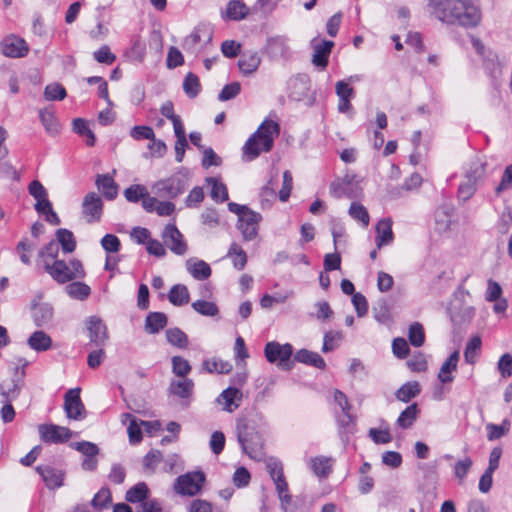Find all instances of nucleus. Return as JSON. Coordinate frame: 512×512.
Masks as SVG:
<instances>
[{
    "label": "nucleus",
    "instance_id": "bb28decb",
    "mask_svg": "<svg viewBox=\"0 0 512 512\" xmlns=\"http://www.w3.org/2000/svg\"><path fill=\"white\" fill-rule=\"evenodd\" d=\"M459 358V351H454L442 364L438 373V379L441 383L445 384L453 381L452 372L457 369Z\"/></svg>",
    "mask_w": 512,
    "mask_h": 512
},
{
    "label": "nucleus",
    "instance_id": "052dcab7",
    "mask_svg": "<svg viewBox=\"0 0 512 512\" xmlns=\"http://www.w3.org/2000/svg\"><path fill=\"white\" fill-rule=\"evenodd\" d=\"M148 195L147 189L139 184L131 185L124 191V196L129 202L136 203Z\"/></svg>",
    "mask_w": 512,
    "mask_h": 512
},
{
    "label": "nucleus",
    "instance_id": "412c9836",
    "mask_svg": "<svg viewBox=\"0 0 512 512\" xmlns=\"http://www.w3.org/2000/svg\"><path fill=\"white\" fill-rule=\"evenodd\" d=\"M266 52L273 59L286 58L289 53L288 39L284 36H274L267 40Z\"/></svg>",
    "mask_w": 512,
    "mask_h": 512
},
{
    "label": "nucleus",
    "instance_id": "4be33fe9",
    "mask_svg": "<svg viewBox=\"0 0 512 512\" xmlns=\"http://www.w3.org/2000/svg\"><path fill=\"white\" fill-rule=\"evenodd\" d=\"M261 58L257 51H245L241 53L238 67L242 74L251 75L257 71Z\"/></svg>",
    "mask_w": 512,
    "mask_h": 512
},
{
    "label": "nucleus",
    "instance_id": "f257e3e1",
    "mask_svg": "<svg viewBox=\"0 0 512 512\" xmlns=\"http://www.w3.org/2000/svg\"><path fill=\"white\" fill-rule=\"evenodd\" d=\"M435 16L442 22L466 28L475 27L481 20L478 7L463 0H429Z\"/></svg>",
    "mask_w": 512,
    "mask_h": 512
},
{
    "label": "nucleus",
    "instance_id": "49530a36",
    "mask_svg": "<svg viewBox=\"0 0 512 512\" xmlns=\"http://www.w3.org/2000/svg\"><path fill=\"white\" fill-rule=\"evenodd\" d=\"M420 393V384L417 381L407 382L396 392L398 400L408 402Z\"/></svg>",
    "mask_w": 512,
    "mask_h": 512
},
{
    "label": "nucleus",
    "instance_id": "e2e57ef3",
    "mask_svg": "<svg viewBox=\"0 0 512 512\" xmlns=\"http://www.w3.org/2000/svg\"><path fill=\"white\" fill-rule=\"evenodd\" d=\"M473 465V461L470 457H465L459 461H457L454 465V475L457 479L462 482L464 478L467 476L469 470Z\"/></svg>",
    "mask_w": 512,
    "mask_h": 512
},
{
    "label": "nucleus",
    "instance_id": "a211bd4d",
    "mask_svg": "<svg viewBox=\"0 0 512 512\" xmlns=\"http://www.w3.org/2000/svg\"><path fill=\"white\" fill-rule=\"evenodd\" d=\"M289 97L294 101L303 100L310 90V80L307 75H297L289 80Z\"/></svg>",
    "mask_w": 512,
    "mask_h": 512
},
{
    "label": "nucleus",
    "instance_id": "bf43d9fd",
    "mask_svg": "<svg viewBox=\"0 0 512 512\" xmlns=\"http://www.w3.org/2000/svg\"><path fill=\"white\" fill-rule=\"evenodd\" d=\"M201 41V29L195 28L191 34L186 36L182 42V48L189 53H196L197 46Z\"/></svg>",
    "mask_w": 512,
    "mask_h": 512
},
{
    "label": "nucleus",
    "instance_id": "423d86ee",
    "mask_svg": "<svg viewBox=\"0 0 512 512\" xmlns=\"http://www.w3.org/2000/svg\"><path fill=\"white\" fill-rule=\"evenodd\" d=\"M266 468L276 486L282 509L284 512H288V506L291 503L292 497L289 494L288 484L284 477L282 463L278 459L270 457L266 461Z\"/></svg>",
    "mask_w": 512,
    "mask_h": 512
},
{
    "label": "nucleus",
    "instance_id": "a878e982",
    "mask_svg": "<svg viewBox=\"0 0 512 512\" xmlns=\"http://www.w3.org/2000/svg\"><path fill=\"white\" fill-rule=\"evenodd\" d=\"M330 194L337 199L347 197V198H354L356 197V194L353 190V184L350 179L347 177L343 179H338L333 181L330 184Z\"/></svg>",
    "mask_w": 512,
    "mask_h": 512
},
{
    "label": "nucleus",
    "instance_id": "7c9ffc66",
    "mask_svg": "<svg viewBox=\"0 0 512 512\" xmlns=\"http://www.w3.org/2000/svg\"><path fill=\"white\" fill-rule=\"evenodd\" d=\"M96 185L108 200H113L118 194V186L113 178L108 174L98 175L96 178Z\"/></svg>",
    "mask_w": 512,
    "mask_h": 512
},
{
    "label": "nucleus",
    "instance_id": "72a5a7b5",
    "mask_svg": "<svg viewBox=\"0 0 512 512\" xmlns=\"http://www.w3.org/2000/svg\"><path fill=\"white\" fill-rule=\"evenodd\" d=\"M249 8L242 0H231L227 4L226 17L230 20L239 21L247 17Z\"/></svg>",
    "mask_w": 512,
    "mask_h": 512
},
{
    "label": "nucleus",
    "instance_id": "4468645a",
    "mask_svg": "<svg viewBox=\"0 0 512 512\" xmlns=\"http://www.w3.org/2000/svg\"><path fill=\"white\" fill-rule=\"evenodd\" d=\"M90 343L95 347H102L108 340V329L105 323L97 316H91L87 320Z\"/></svg>",
    "mask_w": 512,
    "mask_h": 512
},
{
    "label": "nucleus",
    "instance_id": "13d9d810",
    "mask_svg": "<svg viewBox=\"0 0 512 512\" xmlns=\"http://www.w3.org/2000/svg\"><path fill=\"white\" fill-rule=\"evenodd\" d=\"M66 95L65 88L59 83L49 84L44 90V97L49 101L63 100Z\"/></svg>",
    "mask_w": 512,
    "mask_h": 512
},
{
    "label": "nucleus",
    "instance_id": "e433bc0d",
    "mask_svg": "<svg viewBox=\"0 0 512 512\" xmlns=\"http://www.w3.org/2000/svg\"><path fill=\"white\" fill-rule=\"evenodd\" d=\"M56 239L60 244L64 253H72L76 248V241L73 233L65 228L56 231Z\"/></svg>",
    "mask_w": 512,
    "mask_h": 512
},
{
    "label": "nucleus",
    "instance_id": "9d476101",
    "mask_svg": "<svg viewBox=\"0 0 512 512\" xmlns=\"http://www.w3.org/2000/svg\"><path fill=\"white\" fill-rule=\"evenodd\" d=\"M162 239L165 245L177 255H184L188 250L187 243L185 242L182 233L173 224L165 226L162 233Z\"/></svg>",
    "mask_w": 512,
    "mask_h": 512
},
{
    "label": "nucleus",
    "instance_id": "9b49d317",
    "mask_svg": "<svg viewBox=\"0 0 512 512\" xmlns=\"http://www.w3.org/2000/svg\"><path fill=\"white\" fill-rule=\"evenodd\" d=\"M40 438L45 443H64L72 437V432L63 426L41 424L38 426Z\"/></svg>",
    "mask_w": 512,
    "mask_h": 512
},
{
    "label": "nucleus",
    "instance_id": "0eeeda50",
    "mask_svg": "<svg viewBox=\"0 0 512 512\" xmlns=\"http://www.w3.org/2000/svg\"><path fill=\"white\" fill-rule=\"evenodd\" d=\"M204 482L205 475L203 472H189L176 479L174 490L182 496H195L200 492Z\"/></svg>",
    "mask_w": 512,
    "mask_h": 512
},
{
    "label": "nucleus",
    "instance_id": "20e7f679",
    "mask_svg": "<svg viewBox=\"0 0 512 512\" xmlns=\"http://www.w3.org/2000/svg\"><path fill=\"white\" fill-rule=\"evenodd\" d=\"M44 270L59 284H65L85 277L83 264L78 259L45 261Z\"/></svg>",
    "mask_w": 512,
    "mask_h": 512
},
{
    "label": "nucleus",
    "instance_id": "58836bf2",
    "mask_svg": "<svg viewBox=\"0 0 512 512\" xmlns=\"http://www.w3.org/2000/svg\"><path fill=\"white\" fill-rule=\"evenodd\" d=\"M169 301L175 306H182L189 302V292L185 285H174L168 294Z\"/></svg>",
    "mask_w": 512,
    "mask_h": 512
},
{
    "label": "nucleus",
    "instance_id": "b1692460",
    "mask_svg": "<svg viewBox=\"0 0 512 512\" xmlns=\"http://www.w3.org/2000/svg\"><path fill=\"white\" fill-rule=\"evenodd\" d=\"M32 318L36 326L42 327L48 324L53 317V308L48 303H33Z\"/></svg>",
    "mask_w": 512,
    "mask_h": 512
},
{
    "label": "nucleus",
    "instance_id": "338daca9",
    "mask_svg": "<svg viewBox=\"0 0 512 512\" xmlns=\"http://www.w3.org/2000/svg\"><path fill=\"white\" fill-rule=\"evenodd\" d=\"M101 246L106 252L116 253L120 250L121 243L119 238L114 234H106L101 239Z\"/></svg>",
    "mask_w": 512,
    "mask_h": 512
},
{
    "label": "nucleus",
    "instance_id": "c756f323",
    "mask_svg": "<svg viewBox=\"0 0 512 512\" xmlns=\"http://www.w3.org/2000/svg\"><path fill=\"white\" fill-rule=\"evenodd\" d=\"M194 382L187 377L178 380H172L169 386L171 394L180 398H189L193 392Z\"/></svg>",
    "mask_w": 512,
    "mask_h": 512
},
{
    "label": "nucleus",
    "instance_id": "680f3d73",
    "mask_svg": "<svg viewBox=\"0 0 512 512\" xmlns=\"http://www.w3.org/2000/svg\"><path fill=\"white\" fill-rule=\"evenodd\" d=\"M473 309L471 307H466L462 312H456L454 310H450V318L455 326H462L463 324L469 323L473 317Z\"/></svg>",
    "mask_w": 512,
    "mask_h": 512
},
{
    "label": "nucleus",
    "instance_id": "ddd939ff",
    "mask_svg": "<svg viewBox=\"0 0 512 512\" xmlns=\"http://www.w3.org/2000/svg\"><path fill=\"white\" fill-rule=\"evenodd\" d=\"M261 220L262 215L253 210L246 212L243 216L241 215L238 220V229L245 241H251L257 237Z\"/></svg>",
    "mask_w": 512,
    "mask_h": 512
},
{
    "label": "nucleus",
    "instance_id": "f704fd0d",
    "mask_svg": "<svg viewBox=\"0 0 512 512\" xmlns=\"http://www.w3.org/2000/svg\"><path fill=\"white\" fill-rule=\"evenodd\" d=\"M186 267L189 273L197 280H205L211 275L210 266L203 260L193 261L190 259L186 262Z\"/></svg>",
    "mask_w": 512,
    "mask_h": 512
},
{
    "label": "nucleus",
    "instance_id": "6e6552de",
    "mask_svg": "<svg viewBox=\"0 0 512 512\" xmlns=\"http://www.w3.org/2000/svg\"><path fill=\"white\" fill-rule=\"evenodd\" d=\"M264 354L268 362H278V366L283 369H290L288 361L293 355V347L286 343L281 345L278 342H268L264 348Z\"/></svg>",
    "mask_w": 512,
    "mask_h": 512
},
{
    "label": "nucleus",
    "instance_id": "8fccbe9b",
    "mask_svg": "<svg viewBox=\"0 0 512 512\" xmlns=\"http://www.w3.org/2000/svg\"><path fill=\"white\" fill-rule=\"evenodd\" d=\"M183 90L188 97L195 98L201 90L198 76L189 72L184 78Z\"/></svg>",
    "mask_w": 512,
    "mask_h": 512
},
{
    "label": "nucleus",
    "instance_id": "4c0bfd02",
    "mask_svg": "<svg viewBox=\"0 0 512 512\" xmlns=\"http://www.w3.org/2000/svg\"><path fill=\"white\" fill-rule=\"evenodd\" d=\"M310 468L315 475L327 477L332 471L331 458L318 456L310 460Z\"/></svg>",
    "mask_w": 512,
    "mask_h": 512
},
{
    "label": "nucleus",
    "instance_id": "cd10ccee",
    "mask_svg": "<svg viewBox=\"0 0 512 512\" xmlns=\"http://www.w3.org/2000/svg\"><path fill=\"white\" fill-rule=\"evenodd\" d=\"M27 344L36 352H44L48 351L52 347V339L44 331L38 330L29 336Z\"/></svg>",
    "mask_w": 512,
    "mask_h": 512
},
{
    "label": "nucleus",
    "instance_id": "a18cd8bd",
    "mask_svg": "<svg viewBox=\"0 0 512 512\" xmlns=\"http://www.w3.org/2000/svg\"><path fill=\"white\" fill-rule=\"evenodd\" d=\"M39 117L47 133L56 135L59 132V123L52 111L42 109L39 111Z\"/></svg>",
    "mask_w": 512,
    "mask_h": 512
},
{
    "label": "nucleus",
    "instance_id": "603ef678",
    "mask_svg": "<svg viewBox=\"0 0 512 512\" xmlns=\"http://www.w3.org/2000/svg\"><path fill=\"white\" fill-rule=\"evenodd\" d=\"M207 181L211 184L210 196L213 200L217 202L228 200L227 187L222 182L217 181L215 178H208Z\"/></svg>",
    "mask_w": 512,
    "mask_h": 512
},
{
    "label": "nucleus",
    "instance_id": "473e14b6",
    "mask_svg": "<svg viewBox=\"0 0 512 512\" xmlns=\"http://www.w3.org/2000/svg\"><path fill=\"white\" fill-rule=\"evenodd\" d=\"M167 325V316L162 312H150L145 320V330L149 334H156Z\"/></svg>",
    "mask_w": 512,
    "mask_h": 512
},
{
    "label": "nucleus",
    "instance_id": "774afa93",
    "mask_svg": "<svg viewBox=\"0 0 512 512\" xmlns=\"http://www.w3.org/2000/svg\"><path fill=\"white\" fill-rule=\"evenodd\" d=\"M94 59L99 63L111 65L116 60V56L111 52L107 45H103L100 49L93 53Z\"/></svg>",
    "mask_w": 512,
    "mask_h": 512
},
{
    "label": "nucleus",
    "instance_id": "6e6d98bb",
    "mask_svg": "<svg viewBox=\"0 0 512 512\" xmlns=\"http://www.w3.org/2000/svg\"><path fill=\"white\" fill-rule=\"evenodd\" d=\"M192 308L204 316H216L219 313V309L214 302L205 300H197L193 302Z\"/></svg>",
    "mask_w": 512,
    "mask_h": 512
},
{
    "label": "nucleus",
    "instance_id": "393cba45",
    "mask_svg": "<svg viewBox=\"0 0 512 512\" xmlns=\"http://www.w3.org/2000/svg\"><path fill=\"white\" fill-rule=\"evenodd\" d=\"M376 233L377 248L391 244L394 239L392 221L388 218L380 220L376 225Z\"/></svg>",
    "mask_w": 512,
    "mask_h": 512
},
{
    "label": "nucleus",
    "instance_id": "864d4df0",
    "mask_svg": "<svg viewBox=\"0 0 512 512\" xmlns=\"http://www.w3.org/2000/svg\"><path fill=\"white\" fill-rule=\"evenodd\" d=\"M172 362V372L180 378H185L191 372V365L188 360L181 356H173L171 359Z\"/></svg>",
    "mask_w": 512,
    "mask_h": 512
},
{
    "label": "nucleus",
    "instance_id": "aec40b11",
    "mask_svg": "<svg viewBox=\"0 0 512 512\" xmlns=\"http://www.w3.org/2000/svg\"><path fill=\"white\" fill-rule=\"evenodd\" d=\"M80 388L69 389L64 395V409L67 416H81L84 405L80 398Z\"/></svg>",
    "mask_w": 512,
    "mask_h": 512
},
{
    "label": "nucleus",
    "instance_id": "0e129e2a",
    "mask_svg": "<svg viewBox=\"0 0 512 512\" xmlns=\"http://www.w3.org/2000/svg\"><path fill=\"white\" fill-rule=\"evenodd\" d=\"M142 426L141 422L138 423L136 418H132L127 428L130 444L137 445L142 441Z\"/></svg>",
    "mask_w": 512,
    "mask_h": 512
},
{
    "label": "nucleus",
    "instance_id": "79ce46f5",
    "mask_svg": "<svg viewBox=\"0 0 512 512\" xmlns=\"http://www.w3.org/2000/svg\"><path fill=\"white\" fill-rule=\"evenodd\" d=\"M66 293L74 299L85 300L91 293L90 287L83 282H72L65 287Z\"/></svg>",
    "mask_w": 512,
    "mask_h": 512
},
{
    "label": "nucleus",
    "instance_id": "5fc2aeb1",
    "mask_svg": "<svg viewBox=\"0 0 512 512\" xmlns=\"http://www.w3.org/2000/svg\"><path fill=\"white\" fill-rule=\"evenodd\" d=\"M34 249V244L31 243L27 238L22 239L16 245V253L19 255L20 260L25 265L31 264V252Z\"/></svg>",
    "mask_w": 512,
    "mask_h": 512
},
{
    "label": "nucleus",
    "instance_id": "1a4fd4ad",
    "mask_svg": "<svg viewBox=\"0 0 512 512\" xmlns=\"http://www.w3.org/2000/svg\"><path fill=\"white\" fill-rule=\"evenodd\" d=\"M70 446L78 452L82 453L84 457L81 464L83 470L92 472L97 469V455L99 454V448L95 443L81 441L71 443Z\"/></svg>",
    "mask_w": 512,
    "mask_h": 512
},
{
    "label": "nucleus",
    "instance_id": "3c124183",
    "mask_svg": "<svg viewBox=\"0 0 512 512\" xmlns=\"http://www.w3.org/2000/svg\"><path fill=\"white\" fill-rule=\"evenodd\" d=\"M408 339L414 347H421L425 342V332L422 324L415 322L410 325Z\"/></svg>",
    "mask_w": 512,
    "mask_h": 512
},
{
    "label": "nucleus",
    "instance_id": "69168bd1",
    "mask_svg": "<svg viewBox=\"0 0 512 512\" xmlns=\"http://www.w3.org/2000/svg\"><path fill=\"white\" fill-rule=\"evenodd\" d=\"M498 371L503 378L512 376V355L509 353L503 354L497 364Z\"/></svg>",
    "mask_w": 512,
    "mask_h": 512
},
{
    "label": "nucleus",
    "instance_id": "c03bdc74",
    "mask_svg": "<svg viewBox=\"0 0 512 512\" xmlns=\"http://www.w3.org/2000/svg\"><path fill=\"white\" fill-rule=\"evenodd\" d=\"M165 334H166L167 341L171 345L178 347L180 349L187 348V346L189 344L188 337L185 334V332H183L181 329H179L177 327L170 328V329L166 330Z\"/></svg>",
    "mask_w": 512,
    "mask_h": 512
},
{
    "label": "nucleus",
    "instance_id": "c85d7f7f",
    "mask_svg": "<svg viewBox=\"0 0 512 512\" xmlns=\"http://www.w3.org/2000/svg\"><path fill=\"white\" fill-rule=\"evenodd\" d=\"M294 360L318 369H324L326 366L324 359L318 353L307 349L297 351L294 355Z\"/></svg>",
    "mask_w": 512,
    "mask_h": 512
},
{
    "label": "nucleus",
    "instance_id": "f03ea898",
    "mask_svg": "<svg viewBox=\"0 0 512 512\" xmlns=\"http://www.w3.org/2000/svg\"><path fill=\"white\" fill-rule=\"evenodd\" d=\"M280 133L277 122L266 119L258 129L245 142L242 152L246 161L256 159L262 152H269L273 148L274 140Z\"/></svg>",
    "mask_w": 512,
    "mask_h": 512
},
{
    "label": "nucleus",
    "instance_id": "2eb2a0df",
    "mask_svg": "<svg viewBox=\"0 0 512 512\" xmlns=\"http://www.w3.org/2000/svg\"><path fill=\"white\" fill-rule=\"evenodd\" d=\"M153 189L160 197L176 198L184 191V184L179 177H170L156 182Z\"/></svg>",
    "mask_w": 512,
    "mask_h": 512
},
{
    "label": "nucleus",
    "instance_id": "39448f33",
    "mask_svg": "<svg viewBox=\"0 0 512 512\" xmlns=\"http://www.w3.org/2000/svg\"><path fill=\"white\" fill-rule=\"evenodd\" d=\"M25 365L21 368H15L14 378L10 383L3 382L0 384V392L3 397V406L0 409L1 416H15V410L10 401L16 398L22 387L23 378L25 376Z\"/></svg>",
    "mask_w": 512,
    "mask_h": 512
},
{
    "label": "nucleus",
    "instance_id": "a19ab883",
    "mask_svg": "<svg viewBox=\"0 0 512 512\" xmlns=\"http://www.w3.org/2000/svg\"><path fill=\"white\" fill-rule=\"evenodd\" d=\"M482 341L480 336L475 335L469 339L464 351V358L468 364H474L481 350Z\"/></svg>",
    "mask_w": 512,
    "mask_h": 512
},
{
    "label": "nucleus",
    "instance_id": "c9c22d12",
    "mask_svg": "<svg viewBox=\"0 0 512 512\" xmlns=\"http://www.w3.org/2000/svg\"><path fill=\"white\" fill-rule=\"evenodd\" d=\"M202 370L207 373L217 372L219 374H228L232 370V365L221 359H206L202 363Z\"/></svg>",
    "mask_w": 512,
    "mask_h": 512
},
{
    "label": "nucleus",
    "instance_id": "37998d69",
    "mask_svg": "<svg viewBox=\"0 0 512 512\" xmlns=\"http://www.w3.org/2000/svg\"><path fill=\"white\" fill-rule=\"evenodd\" d=\"M59 253L58 243L55 241H50L46 244L38 253V265H41L44 268L45 261H55L58 260L57 256Z\"/></svg>",
    "mask_w": 512,
    "mask_h": 512
},
{
    "label": "nucleus",
    "instance_id": "5701e85b",
    "mask_svg": "<svg viewBox=\"0 0 512 512\" xmlns=\"http://www.w3.org/2000/svg\"><path fill=\"white\" fill-rule=\"evenodd\" d=\"M242 399V393L239 389L229 387L218 397V403L223 405L224 410L232 413L239 407V401Z\"/></svg>",
    "mask_w": 512,
    "mask_h": 512
},
{
    "label": "nucleus",
    "instance_id": "de8ad7c7",
    "mask_svg": "<svg viewBox=\"0 0 512 512\" xmlns=\"http://www.w3.org/2000/svg\"><path fill=\"white\" fill-rule=\"evenodd\" d=\"M510 427L511 423L507 419H504L500 425L488 423L486 425L488 440L494 441L505 436L509 432Z\"/></svg>",
    "mask_w": 512,
    "mask_h": 512
},
{
    "label": "nucleus",
    "instance_id": "f8f14e48",
    "mask_svg": "<svg viewBox=\"0 0 512 512\" xmlns=\"http://www.w3.org/2000/svg\"><path fill=\"white\" fill-rule=\"evenodd\" d=\"M82 213L87 223L99 222L103 213L102 198L95 192L88 193L83 199Z\"/></svg>",
    "mask_w": 512,
    "mask_h": 512
},
{
    "label": "nucleus",
    "instance_id": "4d7b16f0",
    "mask_svg": "<svg viewBox=\"0 0 512 512\" xmlns=\"http://www.w3.org/2000/svg\"><path fill=\"white\" fill-rule=\"evenodd\" d=\"M348 212L353 219L361 222L364 227H367L369 225L370 218L368 211L360 203L353 202Z\"/></svg>",
    "mask_w": 512,
    "mask_h": 512
},
{
    "label": "nucleus",
    "instance_id": "7ed1b4c3",
    "mask_svg": "<svg viewBox=\"0 0 512 512\" xmlns=\"http://www.w3.org/2000/svg\"><path fill=\"white\" fill-rule=\"evenodd\" d=\"M237 437L243 450L253 459L260 461L263 456V430L255 418H239Z\"/></svg>",
    "mask_w": 512,
    "mask_h": 512
},
{
    "label": "nucleus",
    "instance_id": "dca6fc26",
    "mask_svg": "<svg viewBox=\"0 0 512 512\" xmlns=\"http://www.w3.org/2000/svg\"><path fill=\"white\" fill-rule=\"evenodd\" d=\"M313 47V55H312V63L324 70L328 65V58L334 47V42L330 40H322L320 42H316V39L312 41Z\"/></svg>",
    "mask_w": 512,
    "mask_h": 512
},
{
    "label": "nucleus",
    "instance_id": "6ab92c4d",
    "mask_svg": "<svg viewBox=\"0 0 512 512\" xmlns=\"http://www.w3.org/2000/svg\"><path fill=\"white\" fill-rule=\"evenodd\" d=\"M36 471L48 489H56L63 485L64 473L61 470L46 465L37 466Z\"/></svg>",
    "mask_w": 512,
    "mask_h": 512
},
{
    "label": "nucleus",
    "instance_id": "ea45409f",
    "mask_svg": "<svg viewBox=\"0 0 512 512\" xmlns=\"http://www.w3.org/2000/svg\"><path fill=\"white\" fill-rule=\"evenodd\" d=\"M227 257L232 260L233 266L237 270H243L247 264L246 252L235 242L230 245Z\"/></svg>",
    "mask_w": 512,
    "mask_h": 512
},
{
    "label": "nucleus",
    "instance_id": "f3484780",
    "mask_svg": "<svg viewBox=\"0 0 512 512\" xmlns=\"http://www.w3.org/2000/svg\"><path fill=\"white\" fill-rule=\"evenodd\" d=\"M1 50L7 57L19 58L27 54L28 47L22 38L9 36L1 42Z\"/></svg>",
    "mask_w": 512,
    "mask_h": 512
},
{
    "label": "nucleus",
    "instance_id": "09e8293b",
    "mask_svg": "<svg viewBox=\"0 0 512 512\" xmlns=\"http://www.w3.org/2000/svg\"><path fill=\"white\" fill-rule=\"evenodd\" d=\"M112 501L111 492L107 487H102L92 498L91 506L98 511L107 508Z\"/></svg>",
    "mask_w": 512,
    "mask_h": 512
},
{
    "label": "nucleus",
    "instance_id": "2f4dec72",
    "mask_svg": "<svg viewBox=\"0 0 512 512\" xmlns=\"http://www.w3.org/2000/svg\"><path fill=\"white\" fill-rule=\"evenodd\" d=\"M149 488L145 482H138L130 489L127 490L125 494V500L129 503H143L147 501L149 496Z\"/></svg>",
    "mask_w": 512,
    "mask_h": 512
}]
</instances>
